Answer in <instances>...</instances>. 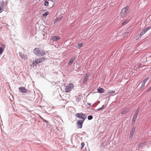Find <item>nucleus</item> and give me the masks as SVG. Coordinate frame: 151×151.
I'll return each mask as SVG.
<instances>
[{
    "label": "nucleus",
    "instance_id": "nucleus-1",
    "mask_svg": "<svg viewBox=\"0 0 151 151\" xmlns=\"http://www.w3.org/2000/svg\"><path fill=\"white\" fill-rule=\"evenodd\" d=\"M34 54L37 56H43L46 53L45 51L40 48L36 47L33 50Z\"/></svg>",
    "mask_w": 151,
    "mask_h": 151
},
{
    "label": "nucleus",
    "instance_id": "nucleus-2",
    "mask_svg": "<svg viewBox=\"0 0 151 151\" xmlns=\"http://www.w3.org/2000/svg\"><path fill=\"white\" fill-rule=\"evenodd\" d=\"M75 116L79 119H81V120L85 121L87 118V115L83 113H78L75 114Z\"/></svg>",
    "mask_w": 151,
    "mask_h": 151
},
{
    "label": "nucleus",
    "instance_id": "nucleus-3",
    "mask_svg": "<svg viewBox=\"0 0 151 151\" xmlns=\"http://www.w3.org/2000/svg\"><path fill=\"white\" fill-rule=\"evenodd\" d=\"M73 87V84L71 83H70L65 86V91L66 93H68L71 91L72 88Z\"/></svg>",
    "mask_w": 151,
    "mask_h": 151
},
{
    "label": "nucleus",
    "instance_id": "nucleus-4",
    "mask_svg": "<svg viewBox=\"0 0 151 151\" xmlns=\"http://www.w3.org/2000/svg\"><path fill=\"white\" fill-rule=\"evenodd\" d=\"M84 121L83 120H78L77 122V127L78 129H81L82 128L83 124Z\"/></svg>",
    "mask_w": 151,
    "mask_h": 151
},
{
    "label": "nucleus",
    "instance_id": "nucleus-5",
    "mask_svg": "<svg viewBox=\"0 0 151 151\" xmlns=\"http://www.w3.org/2000/svg\"><path fill=\"white\" fill-rule=\"evenodd\" d=\"M129 10H121L120 12V15L123 18L126 17L127 15L129 13Z\"/></svg>",
    "mask_w": 151,
    "mask_h": 151
},
{
    "label": "nucleus",
    "instance_id": "nucleus-6",
    "mask_svg": "<svg viewBox=\"0 0 151 151\" xmlns=\"http://www.w3.org/2000/svg\"><path fill=\"white\" fill-rule=\"evenodd\" d=\"M18 89L19 91L22 93H26L27 92V90L24 87L22 86L19 87Z\"/></svg>",
    "mask_w": 151,
    "mask_h": 151
},
{
    "label": "nucleus",
    "instance_id": "nucleus-7",
    "mask_svg": "<svg viewBox=\"0 0 151 151\" xmlns=\"http://www.w3.org/2000/svg\"><path fill=\"white\" fill-rule=\"evenodd\" d=\"M60 39V37L59 36H53L50 40H52L53 42H57Z\"/></svg>",
    "mask_w": 151,
    "mask_h": 151
},
{
    "label": "nucleus",
    "instance_id": "nucleus-8",
    "mask_svg": "<svg viewBox=\"0 0 151 151\" xmlns=\"http://www.w3.org/2000/svg\"><path fill=\"white\" fill-rule=\"evenodd\" d=\"M6 5L3 0L0 1V9H6Z\"/></svg>",
    "mask_w": 151,
    "mask_h": 151
},
{
    "label": "nucleus",
    "instance_id": "nucleus-9",
    "mask_svg": "<svg viewBox=\"0 0 151 151\" xmlns=\"http://www.w3.org/2000/svg\"><path fill=\"white\" fill-rule=\"evenodd\" d=\"M45 59V58L44 57L40 58L38 59H36L35 60V62L38 64L40 63Z\"/></svg>",
    "mask_w": 151,
    "mask_h": 151
},
{
    "label": "nucleus",
    "instance_id": "nucleus-10",
    "mask_svg": "<svg viewBox=\"0 0 151 151\" xmlns=\"http://www.w3.org/2000/svg\"><path fill=\"white\" fill-rule=\"evenodd\" d=\"M76 58V56H73L69 60V61L68 63V65H71L72 64L74 61L75 60Z\"/></svg>",
    "mask_w": 151,
    "mask_h": 151
},
{
    "label": "nucleus",
    "instance_id": "nucleus-11",
    "mask_svg": "<svg viewBox=\"0 0 151 151\" xmlns=\"http://www.w3.org/2000/svg\"><path fill=\"white\" fill-rule=\"evenodd\" d=\"M89 76V75L86 74L85 76L83 79V83H84L85 82H86L88 79V78Z\"/></svg>",
    "mask_w": 151,
    "mask_h": 151
},
{
    "label": "nucleus",
    "instance_id": "nucleus-12",
    "mask_svg": "<svg viewBox=\"0 0 151 151\" xmlns=\"http://www.w3.org/2000/svg\"><path fill=\"white\" fill-rule=\"evenodd\" d=\"M115 92L114 91L109 90L108 91L107 93L110 95L114 96L115 95Z\"/></svg>",
    "mask_w": 151,
    "mask_h": 151
},
{
    "label": "nucleus",
    "instance_id": "nucleus-13",
    "mask_svg": "<svg viewBox=\"0 0 151 151\" xmlns=\"http://www.w3.org/2000/svg\"><path fill=\"white\" fill-rule=\"evenodd\" d=\"M97 91L98 92L100 93H103L104 92V90L102 88H99L97 89Z\"/></svg>",
    "mask_w": 151,
    "mask_h": 151
},
{
    "label": "nucleus",
    "instance_id": "nucleus-14",
    "mask_svg": "<svg viewBox=\"0 0 151 151\" xmlns=\"http://www.w3.org/2000/svg\"><path fill=\"white\" fill-rule=\"evenodd\" d=\"M62 18V17H56L55 19L54 22V24H55L57 22L59 21Z\"/></svg>",
    "mask_w": 151,
    "mask_h": 151
},
{
    "label": "nucleus",
    "instance_id": "nucleus-15",
    "mask_svg": "<svg viewBox=\"0 0 151 151\" xmlns=\"http://www.w3.org/2000/svg\"><path fill=\"white\" fill-rule=\"evenodd\" d=\"M138 114H136V113H134L133 116V117L132 118V121H136L137 116Z\"/></svg>",
    "mask_w": 151,
    "mask_h": 151
},
{
    "label": "nucleus",
    "instance_id": "nucleus-16",
    "mask_svg": "<svg viewBox=\"0 0 151 151\" xmlns=\"http://www.w3.org/2000/svg\"><path fill=\"white\" fill-rule=\"evenodd\" d=\"M135 131V127H133L131 129V131L130 132V134H134Z\"/></svg>",
    "mask_w": 151,
    "mask_h": 151
},
{
    "label": "nucleus",
    "instance_id": "nucleus-17",
    "mask_svg": "<svg viewBox=\"0 0 151 151\" xmlns=\"http://www.w3.org/2000/svg\"><path fill=\"white\" fill-rule=\"evenodd\" d=\"M129 22V20L128 19H127L124 21L122 23V25H124L127 24Z\"/></svg>",
    "mask_w": 151,
    "mask_h": 151
},
{
    "label": "nucleus",
    "instance_id": "nucleus-18",
    "mask_svg": "<svg viewBox=\"0 0 151 151\" xmlns=\"http://www.w3.org/2000/svg\"><path fill=\"white\" fill-rule=\"evenodd\" d=\"M19 55L20 57L22 59H23L24 57V54L22 53L21 52H19Z\"/></svg>",
    "mask_w": 151,
    "mask_h": 151
},
{
    "label": "nucleus",
    "instance_id": "nucleus-19",
    "mask_svg": "<svg viewBox=\"0 0 151 151\" xmlns=\"http://www.w3.org/2000/svg\"><path fill=\"white\" fill-rule=\"evenodd\" d=\"M151 28V27L150 26H148L145 29H143L144 30H145V32H147L148 30H149Z\"/></svg>",
    "mask_w": 151,
    "mask_h": 151
},
{
    "label": "nucleus",
    "instance_id": "nucleus-20",
    "mask_svg": "<svg viewBox=\"0 0 151 151\" xmlns=\"http://www.w3.org/2000/svg\"><path fill=\"white\" fill-rule=\"evenodd\" d=\"M145 30H143L142 31H141L140 33L139 37H140L142 36L145 33Z\"/></svg>",
    "mask_w": 151,
    "mask_h": 151
},
{
    "label": "nucleus",
    "instance_id": "nucleus-21",
    "mask_svg": "<svg viewBox=\"0 0 151 151\" xmlns=\"http://www.w3.org/2000/svg\"><path fill=\"white\" fill-rule=\"evenodd\" d=\"M140 107L139 106H138L137 108V109L135 111V113H136L137 114H138L139 113V110Z\"/></svg>",
    "mask_w": 151,
    "mask_h": 151
},
{
    "label": "nucleus",
    "instance_id": "nucleus-22",
    "mask_svg": "<svg viewBox=\"0 0 151 151\" xmlns=\"http://www.w3.org/2000/svg\"><path fill=\"white\" fill-rule=\"evenodd\" d=\"M49 12L48 11H47L42 14V16L44 17H46L49 14Z\"/></svg>",
    "mask_w": 151,
    "mask_h": 151
},
{
    "label": "nucleus",
    "instance_id": "nucleus-23",
    "mask_svg": "<svg viewBox=\"0 0 151 151\" xmlns=\"http://www.w3.org/2000/svg\"><path fill=\"white\" fill-rule=\"evenodd\" d=\"M104 108V105H103L101 107L97 109L98 111H100L103 109Z\"/></svg>",
    "mask_w": 151,
    "mask_h": 151
},
{
    "label": "nucleus",
    "instance_id": "nucleus-24",
    "mask_svg": "<svg viewBox=\"0 0 151 151\" xmlns=\"http://www.w3.org/2000/svg\"><path fill=\"white\" fill-rule=\"evenodd\" d=\"M83 46V44L82 43H79L77 47L78 49H80V48L81 47Z\"/></svg>",
    "mask_w": 151,
    "mask_h": 151
},
{
    "label": "nucleus",
    "instance_id": "nucleus-25",
    "mask_svg": "<svg viewBox=\"0 0 151 151\" xmlns=\"http://www.w3.org/2000/svg\"><path fill=\"white\" fill-rule=\"evenodd\" d=\"M75 98L76 99V101L77 102H78L81 99L78 96H75Z\"/></svg>",
    "mask_w": 151,
    "mask_h": 151
},
{
    "label": "nucleus",
    "instance_id": "nucleus-26",
    "mask_svg": "<svg viewBox=\"0 0 151 151\" xmlns=\"http://www.w3.org/2000/svg\"><path fill=\"white\" fill-rule=\"evenodd\" d=\"M87 118L88 120H90L93 119V116L92 115H90L88 116Z\"/></svg>",
    "mask_w": 151,
    "mask_h": 151
},
{
    "label": "nucleus",
    "instance_id": "nucleus-27",
    "mask_svg": "<svg viewBox=\"0 0 151 151\" xmlns=\"http://www.w3.org/2000/svg\"><path fill=\"white\" fill-rule=\"evenodd\" d=\"M145 143L142 142L139 144V146H138V147H143L144 146H145Z\"/></svg>",
    "mask_w": 151,
    "mask_h": 151
},
{
    "label": "nucleus",
    "instance_id": "nucleus-28",
    "mask_svg": "<svg viewBox=\"0 0 151 151\" xmlns=\"http://www.w3.org/2000/svg\"><path fill=\"white\" fill-rule=\"evenodd\" d=\"M149 77H147V78L145 79L143 81V83H145L149 79Z\"/></svg>",
    "mask_w": 151,
    "mask_h": 151
},
{
    "label": "nucleus",
    "instance_id": "nucleus-29",
    "mask_svg": "<svg viewBox=\"0 0 151 151\" xmlns=\"http://www.w3.org/2000/svg\"><path fill=\"white\" fill-rule=\"evenodd\" d=\"M4 50V49L0 47V54H1L3 53Z\"/></svg>",
    "mask_w": 151,
    "mask_h": 151
},
{
    "label": "nucleus",
    "instance_id": "nucleus-30",
    "mask_svg": "<svg viewBox=\"0 0 151 151\" xmlns=\"http://www.w3.org/2000/svg\"><path fill=\"white\" fill-rule=\"evenodd\" d=\"M128 111H127V109H126L125 110L123 111H122L121 114H125Z\"/></svg>",
    "mask_w": 151,
    "mask_h": 151
},
{
    "label": "nucleus",
    "instance_id": "nucleus-31",
    "mask_svg": "<svg viewBox=\"0 0 151 151\" xmlns=\"http://www.w3.org/2000/svg\"><path fill=\"white\" fill-rule=\"evenodd\" d=\"M85 145V144L84 142H82L81 144V149H82L84 147V146Z\"/></svg>",
    "mask_w": 151,
    "mask_h": 151
},
{
    "label": "nucleus",
    "instance_id": "nucleus-32",
    "mask_svg": "<svg viewBox=\"0 0 151 151\" xmlns=\"http://www.w3.org/2000/svg\"><path fill=\"white\" fill-rule=\"evenodd\" d=\"M0 47H2L4 49L5 48V45L4 44H2L1 46Z\"/></svg>",
    "mask_w": 151,
    "mask_h": 151
},
{
    "label": "nucleus",
    "instance_id": "nucleus-33",
    "mask_svg": "<svg viewBox=\"0 0 151 151\" xmlns=\"http://www.w3.org/2000/svg\"><path fill=\"white\" fill-rule=\"evenodd\" d=\"M38 63H36L35 62V60L32 63V64L33 66H36L37 65V64Z\"/></svg>",
    "mask_w": 151,
    "mask_h": 151
},
{
    "label": "nucleus",
    "instance_id": "nucleus-34",
    "mask_svg": "<svg viewBox=\"0 0 151 151\" xmlns=\"http://www.w3.org/2000/svg\"><path fill=\"white\" fill-rule=\"evenodd\" d=\"M49 2L47 1H45L44 3L45 5L47 6L48 5Z\"/></svg>",
    "mask_w": 151,
    "mask_h": 151
},
{
    "label": "nucleus",
    "instance_id": "nucleus-35",
    "mask_svg": "<svg viewBox=\"0 0 151 151\" xmlns=\"http://www.w3.org/2000/svg\"><path fill=\"white\" fill-rule=\"evenodd\" d=\"M134 134H130V135L129 137V138L130 139H132V138L133 135Z\"/></svg>",
    "mask_w": 151,
    "mask_h": 151
},
{
    "label": "nucleus",
    "instance_id": "nucleus-36",
    "mask_svg": "<svg viewBox=\"0 0 151 151\" xmlns=\"http://www.w3.org/2000/svg\"><path fill=\"white\" fill-rule=\"evenodd\" d=\"M129 8V7L128 6H126L125 7L123 8L122 9V10L123 9H128Z\"/></svg>",
    "mask_w": 151,
    "mask_h": 151
},
{
    "label": "nucleus",
    "instance_id": "nucleus-37",
    "mask_svg": "<svg viewBox=\"0 0 151 151\" xmlns=\"http://www.w3.org/2000/svg\"><path fill=\"white\" fill-rule=\"evenodd\" d=\"M135 122H136V121H132V122H131L132 125L134 126L135 124Z\"/></svg>",
    "mask_w": 151,
    "mask_h": 151
},
{
    "label": "nucleus",
    "instance_id": "nucleus-38",
    "mask_svg": "<svg viewBox=\"0 0 151 151\" xmlns=\"http://www.w3.org/2000/svg\"><path fill=\"white\" fill-rule=\"evenodd\" d=\"M150 91H151V89H150V88L149 87L146 90V91L147 92H148Z\"/></svg>",
    "mask_w": 151,
    "mask_h": 151
},
{
    "label": "nucleus",
    "instance_id": "nucleus-39",
    "mask_svg": "<svg viewBox=\"0 0 151 151\" xmlns=\"http://www.w3.org/2000/svg\"><path fill=\"white\" fill-rule=\"evenodd\" d=\"M104 145V143L103 142H102L100 144V147H103Z\"/></svg>",
    "mask_w": 151,
    "mask_h": 151
},
{
    "label": "nucleus",
    "instance_id": "nucleus-40",
    "mask_svg": "<svg viewBox=\"0 0 151 151\" xmlns=\"http://www.w3.org/2000/svg\"><path fill=\"white\" fill-rule=\"evenodd\" d=\"M43 120L44 122H45L46 123H47V124H49L48 122L45 119H44Z\"/></svg>",
    "mask_w": 151,
    "mask_h": 151
},
{
    "label": "nucleus",
    "instance_id": "nucleus-41",
    "mask_svg": "<svg viewBox=\"0 0 151 151\" xmlns=\"http://www.w3.org/2000/svg\"><path fill=\"white\" fill-rule=\"evenodd\" d=\"M144 88V87H142V86H141L140 88H139V90H142V89L143 88Z\"/></svg>",
    "mask_w": 151,
    "mask_h": 151
},
{
    "label": "nucleus",
    "instance_id": "nucleus-42",
    "mask_svg": "<svg viewBox=\"0 0 151 151\" xmlns=\"http://www.w3.org/2000/svg\"><path fill=\"white\" fill-rule=\"evenodd\" d=\"M141 67V65L140 64H139L138 65V66L137 68H140Z\"/></svg>",
    "mask_w": 151,
    "mask_h": 151
},
{
    "label": "nucleus",
    "instance_id": "nucleus-43",
    "mask_svg": "<svg viewBox=\"0 0 151 151\" xmlns=\"http://www.w3.org/2000/svg\"><path fill=\"white\" fill-rule=\"evenodd\" d=\"M145 83H142V84L141 86H142V87L144 88V87L145 86Z\"/></svg>",
    "mask_w": 151,
    "mask_h": 151
},
{
    "label": "nucleus",
    "instance_id": "nucleus-44",
    "mask_svg": "<svg viewBox=\"0 0 151 151\" xmlns=\"http://www.w3.org/2000/svg\"><path fill=\"white\" fill-rule=\"evenodd\" d=\"M39 116L40 118L42 120L44 119V118H43L42 117L40 116L39 115Z\"/></svg>",
    "mask_w": 151,
    "mask_h": 151
},
{
    "label": "nucleus",
    "instance_id": "nucleus-45",
    "mask_svg": "<svg viewBox=\"0 0 151 151\" xmlns=\"http://www.w3.org/2000/svg\"><path fill=\"white\" fill-rule=\"evenodd\" d=\"M2 44L3 43L1 42H0V47L1 46Z\"/></svg>",
    "mask_w": 151,
    "mask_h": 151
},
{
    "label": "nucleus",
    "instance_id": "nucleus-46",
    "mask_svg": "<svg viewBox=\"0 0 151 151\" xmlns=\"http://www.w3.org/2000/svg\"><path fill=\"white\" fill-rule=\"evenodd\" d=\"M87 104H88V105H91V103H88Z\"/></svg>",
    "mask_w": 151,
    "mask_h": 151
},
{
    "label": "nucleus",
    "instance_id": "nucleus-47",
    "mask_svg": "<svg viewBox=\"0 0 151 151\" xmlns=\"http://www.w3.org/2000/svg\"><path fill=\"white\" fill-rule=\"evenodd\" d=\"M4 10H0V13L1 12Z\"/></svg>",
    "mask_w": 151,
    "mask_h": 151
},
{
    "label": "nucleus",
    "instance_id": "nucleus-48",
    "mask_svg": "<svg viewBox=\"0 0 151 151\" xmlns=\"http://www.w3.org/2000/svg\"><path fill=\"white\" fill-rule=\"evenodd\" d=\"M49 1H52L53 2L54 1L53 0H48Z\"/></svg>",
    "mask_w": 151,
    "mask_h": 151
},
{
    "label": "nucleus",
    "instance_id": "nucleus-49",
    "mask_svg": "<svg viewBox=\"0 0 151 151\" xmlns=\"http://www.w3.org/2000/svg\"><path fill=\"white\" fill-rule=\"evenodd\" d=\"M48 52V51H45V52H46V53H47Z\"/></svg>",
    "mask_w": 151,
    "mask_h": 151
},
{
    "label": "nucleus",
    "instance_id": "nucleus-50",
    "mask_svg": "<svg viewBox=\"0 0 151 151\" xmlns=\"http://www.w3.org/2000/svg\"><path fill=\"white\" fill-rule=\"evenodd\" d=\"M27 111L28 112H31L32 111H29V110H27Z\"/></svg>",
    "mask_w": 151,
    "mask_h": 151
},
{
    "label": "nucleus",
    "instance_id": "nucleus-51",
    "mask_svg": "<svg viewBox=\"0 0 151 151\" xmlns=\"http://www.w3.org/2000/svg\"><path fill=\"white\" fill-rule=\"evenodd\" d=\"M71 108V107H69L68 108V109H70V108Z\"/></svg>",
    "mask_w": 151,
    "mask_h": 151
},
{
    "label": "nucleus",
    "instance_id": "nucleus-52",
    "mask_svg": "<svg viewBox=\"0 0 151 151\" xmlns=\"http://www.w3.org/2000/svg\"><path fill=\"white\" fill-rule=\"evenodd\" d=\"M107 95H108V94H104V95H105V96H107Z\"/></svg>",
    "mask_w": 151,
    "mask_h": 151
},
{
    "label": "nucleus",
    "instance_id": "nucleus-53",
    "mask_svg": "<svg viewBox=\"0 0 151 151\" xmlns=\"http://www.w3.org/2000/svg\"><path fill=\"white\" fill-rule=\"evenodd\" d=\"M4 56H5V55H4V56H3V57H4Z\"/></svg>",
    "mask_w": 151,
    "mask_h": 151
},
{
    "label": "nucleus",
    "instance_id": "nucleus-54",
    "mask_svg": "<svg viewBox=\"0 0 151 151\" xmlns=\"http://www.w3.org/2000/svg\"><path fill=\"white\" fill-rule=\"evenodd\" d=\"M46 10H43V11H46Z\"/></svg>",
    "mask_w": 151,
    "mask_h": 151
},
{
    "label": "nucleus",
    "instance_id": "nucleus-55",
    "mask_svg": "<svg viewBox=\"0 0 151 151\" xmlns=\"http://www.w3.org/2000/svg\"><path fill=\"white\" fill-rule=\"evenodd\" d=\"M150 101L151 102V99H150Z\"/></svg>",
    "mask_w": 151,
    "mask_h": 151
}]
</instances>
